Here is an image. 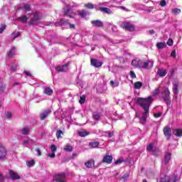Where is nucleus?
I'll use <instances>...</instances> for the list:
<instances>
[{
	"instance_id": "obj_1",
	"label": "nucleus",
	"mask_w": 182,
	"mask_h": 182,
	"mask_svg": "<svg viewBox=\"0 0 182 182\" xmlns=\"http://www.w3.org/2000/svg\"><path fill=\"white\" fill-rule=\"evenodd\" d=\"M136 103L140 105L141 107L144 109V112L140 119V123L141 124H145L147 121V116L149 114L150 106L153 103V97L151 96L148 97L147 98L139 97L136 100Z\"/></svg>"
},
{
	"instance_id": "obj_2",
	"label": "nucleus",
	"mask_w": 182,
	"mask_h": 182,
	"mask_svg": "<svg viewBox=\"0 0 182 182\" xmlns=\"http://www.w3.org/2000/svg\"><path fill=\"white\" fill-rule=\"evenodd\" d=\"M161 182H179L180 176L178 175H173L171 178L170 177L165 176L164 178H161Z\"/></svg>"
},
{
	"instance_id": "obj_3",
	"label": "nucleus",
	"mask_w": 182,
	"mask_h": 182,
	"mask_svg": "<svg viewBox=\"0 0 182 182\" xmlns=\"http://www.w3.org/2000/svg\"><path fill=\"white\" fill-rule=\"evenodd\" d=\"M54 182H66V176L64 173H56L53 176Z\"/></svg>"
},
{
	"instance_id": "obj_4",
	"label": "nucleus",
	"mask_w": 182,
	"mask_h": 182,
	"mask_svg": "<svg viewBox=\"0 0 182 182\" xmlns=\"http://www.w3.org/2000/svg\"><path fill=\"white\" fill-rule=\"evenodd\" d=\"M76 13L70 8V6H67L65 9L64 16H68L69 18H75Z\"/></svg>"
},
{
	"instance_id": "obj_5",
	"label": "nucleus",
	"mask_w": 182,
	"mask_h": 182,
	"mask_svg": "<svg viewBox=\"0 0 182 182\" xmlns=\"http://www.w3.org/2000/svg\"><path fill=\"white\" fill-rule=\"evenodd\" d=\"M178 90H180V82L178 81H174L173 82V93L175 95V99L178 97Z\"/></svg>"
},
{
	"instance_id": "obj_6",
	"label": "nucleus",
	"mask_w": 182,
	"mask_h": 182,
	"mask_svg": "<svg viewBox=\"0 0 182 182\" xmlns=\"http://www.w3.org/2000/svg\"><path fill=\"white\" fill-rule=\"evenodd\" d=\"M161 96L166 103H170V90L168 88H166L162 92Z\"/></svg>"
},
{
	"instance_id": "obj_7",
	"label": "nucleus",
	"mask_w": 182,
	"mask_h": 182,
	"mask_svg": "<svg viewBox=\"0 0 182 182\" xmlns=\"http://www.w3.org/2000/svg\"><path fill=\"white\" fill-rule=\"evenodd\" d=\"M7 151L6 148L0 144V161H4L6 159Z\"/></svg>"
},
{
	"instance_id": "obj_8",
	"label": "nucleus",
	"mask_w": 182,
	"mask_h": 182,
	"mask_svg": "<svg viewBox=\"0 0 182 182\" xmlns=\"http://www.w3.org/2000/svg\"><path fill=\"white\" fill-rule=\"evenodd\" d=\"M171 160V154L170 152H166L164 159L162 161V167H164L166 164H168Z\"/></svg>"
},
{
	"instance_id": "obj_9",
	"label": "nucleus",
	"mask_w": 182,
	"mask_h": 182,
	"mask_svg": "<svg viewBox=\"0 0 182 182\" xmlns=\"http://www.w3.org/2000/svg\"><path fill=\"white\" fill-rule=\"evenodd\" d=\"M146 150L149 153H151V154H154V156H157V153H159V149L154 148V144H150L147 146Z\"/></svg>"
},
{
	"instance_id": "obj_10",
	"label": "nucleus",
	"mask_w": 182,
	"mask_h": 182,
	"mask_svg": "<svg viewBox=\"0 0 182 182\" xmlns=\"http://www.w3.org/2000/svg\"><path fill=\"white\" fill-rule=\"evenodd\" d=\"M122 27L126 31H129V32H133L134 31V26L130 23L129 22H124L122 23Z\"/></svg>"
},
{
	"instance_id": "obj_11",
	"label": "nucleus",
	"mask_w": 182,
	"mask_h": 182,
	"mask_svg": "<svg viewBox=\"0 0 182 182\" xmlns=\"http://www.w3.org/2000/svg\"><path fill=\"white\" fill-rule=\"evenodd\" d=\"M164 134L166 137V140H170L171 137V128L170 127H165L164 128Z\"/></svg>"
},
{
	"instance_id": "obj_12",
	"label": "nucleus",
	"mask_w": 182,
	"mask_h": 182,
	"mask_svg": "<svg viewBox=\"0 0 182 182\" xmlns=\"http://www.w3.org/2000/svg\"><path fill=\"white\" fill-rule=\"evenodd\" d=\"M154 65V62L153 60H148L142 63V68L143 69H151Z\"/></svg>"
},
{
	"instance_id": "obj_13",
	"label": "nucleus",
	"mask_w": 182,
	"mask_h": 182,
	"mask_svg": "<svg viewBox=\"0 0 182 182\" xmlns=\"http://www.w3.org/2000/svg\"><path fill=\"white\" fill-rule=\"evenodd\" d=\"M132 66H134V68H143V60L136 58L132 62Z\"/></svg>"
},
{
	"instance_id": "obj_14",
	"label": "nucleus",
	"mask_w": 182,
	"mask_h": 182,
	"mask_svg": "<svg viewBox=\"0 0 182 182\" xmlns=\"http://www.w3.org/2000/svg\"><path fill=\"white\" fill-rule=\"evenodd\" d=\"M32 16H33V18L30 21V23H31V25H35V23H36V22H38V21L41 19V16H39V13L38 12L33 13Z\"/></svg>"
},
{
	"instance_id": "obj_15",
	"label": "nucleus",
	"mask_w": 182,
	"mask_h": 182,
	"mask_svg": "<svg viewBox=\"0 0 182 182\" xmlns=\"http://www.w3.org/2000/svg\"><path fill=\"white\" fill-rule=\"evenodd\" d=\"M69 63L65 64V65H59L55 68L58 72H68L69 70Z\"/></svg>"
},
{
	"instance_id": "obj_16",
	"label": "nucleus",
	"mask_w": 182,
	"mask_h": 182,
	"mask_svg": "<svg viewBox=\"0 0 182 182\" xmlns=\"http://www.w3.org/2000/svg\"><path fill=\"white\" fill-rule=\"evenodd\" d=\"M50 113H52V111H50V109H48V110L43 112L40 114L41 120H45V119H46V117H48V116H49V114H50Z\"/></svg>"
},
{
	"instance_id": "obj_17",
	"label": "nucleus",
	"mask_w": 182,
	"mask_h": 182,
	"mask_svg": "<svg viewBox=\"0 0 182 182\" xmlns=\"http://www.w3.org/2000/svg\"><path fill=\"white\" fill-rule=\"evenodd\" d=\"M91 65L95 68H100L103 63L98 60L91 59Z\"/></svg>"
},
{
	"instance_id": "obj_18",
	"label": "nucleus",
	"mask_w": 182,
	"mask_h": 182,
	"mask_svg": "<svg viewBox=\"0 0 182 182\" xmlns=\"http://www.w3.org/2000/svg\"><path fill=\"white\" fill-rule=\"evenodd\" d=\"M65 25H69V28L70 29H75V24H72L69 23L68 20H65L63 18L61 19V26H63Z\"/></svg>"
},
{
	"instance_id": "obj_19",
	"label": "nucleus",
	"mask_w": 182,
	"mask_h": 182,
	"mask_svg": "<svg viewBox=\"0 0 182 182\" xmlns=\"http://www.w3.org/2000/svg\"><path fill=\"white\" fill-rule=\"evenodd\" d=\"M9 173L11 180H19V178H21V176L16 172H14V171H10Z\"/></svg>"
},
{
	"instance_id": "obj_20",
	"label": "nucleus",
	"mask_w": 182,
	"mask_h": 182,
	"mask_svg": "<svg viewBox=\"0 0 182 182\" xmlns=\"http://www.w3.org/2000/svg\"><path fill=\"white\" fill-rule=\"evenodd\" d=\"M102 161L104 163H107V164H110L112 161H113V156L110 155H105L103 158Z\"/></svg>"
},
{
	"instance_id": "obj_21",
	"label": "nucleus",
	"mask_w": 182,
	"mask_h": 182,
	"mask_svg": "<svg viewBox=\"0 0 182 182\" xmlns=\"http://www.w3.org/2000/svg\"><path fill=\"white\" fill-rule=\"evenodd\" d=\"M91 23H92V26H95L97 28H100V27L103 26V23L99 20L92 21H91Z\"/></svg>"
},
{
	"instance_id": "obj_22",
	"label": "nucleus",
	"mask_w": 182,
	"mask_h": 182,
	"mask_svg": "<svg viewBox=\"0 0 182 182\" xmlns=\"http://www.w3.org/2000/svg\"><path fill=\"white\" fill-rule=\"evenodd\" d=\"M85 164L87 168H92V167H95V160L90 159L87 161Z\"/></svg>"
},
{
	"instance_id": "obj_23",
	"label": "nucleus",
	"mask_w": 182,
	"mask_h": 182,
	"mask_svg": "<svg viewBox=\"0 0 182 182\" xmlns=\"http://www.w3.org/2000/svg\"><path fill=\"white\" fill-rule=\"evenodd\" d=\"M173 133L176 137H182V129H175L173 130Z\"/></svg>"
},
{
	"instance_id": "obj_24",
	"label": "nucleus",
	"mask_w": 182,
	"mask_h": 182,
	"mask_svg": "<svg viewBox=\"0 0 182 182\" xmlns=\"http://www.w3.org/2000/svg\"><path fill=\"white\" fill-rule=\"evenodd\" d=\"M43 93H45V95H48V96H50L53 93V90L50 87H45L43 89Z\"/></svg>"
},
{
	"instance_id": "obj_25",
	"label": "nucleus",
	"mask_w": 182,
	"mask_h": 182,
	"mask_svg": "<svg viewBox=\"0 0 182 182\" xmlns=\"http://www.w3.org/2000/svg\"><path fill=\"white\" fill-rule=\"evenodd\" d=\"M79 136H80V137H86V136H89V132L85 129H81L79 132H78Z\"/></svg>"
},
{
	"instance_id": "obj_26",
	"label": "nucleus",
	"mask_w": 182,
	"mask_h": 182,
	"mask_svg": "<svg viewBox=\"0 0 182 182\" xmlns=\"http://www.w3.org/2000/svg\"><path fill=\"white\" fill-rule=\"evenodd\" d=\"M157 73L159 76H160V77H164V76L167 75V72L166 71V70H163V69L158 70Z\"/></svg>"
},
{
	"instance_id": "obj_27",
	"label": "nucleus",
	"mask_w": 182,
	"mask_h": 182,
	"mask_svg": "<svg viewBox=\"0 0 182 182\" xmlns=\"http://www.w3.org/2000/svg\"><path fill=\"white\" fill-rule=\"evenodd\" d=\"M99 11H101V12H104L105 14H112L110 9L106 7H100Z\"/></svg>"
},
{
	"instance_id": "obj_28",
	"label": "nucleus",
	"mask_w": 182,
	"mask_h": 182,
	"mask_svg": "<svg viewBox=\"0 0 182 182\" xmlns=\"http://www.w3.org/2000/svg\"><path fill=\"white\" fill-rule=\"evenodd\" d=\"M16 50V49L14 47L11 48V49L7 53L9 58H12V56L15 55Z\"/></svg>"
},
{
	"instance_id": "obj_29",
	"label": "nucleus",
	"mask_w": 182,
	"mask_h": 182,
	"mask_svg": "<svg viewBox=\"0 0 182 182\" xmlns=\"http://www.w3.org/2000/svg\"><path fill=\"white\" fill-rule=\"evenodd\" d=\"M64 150H65V151L70 153V151H72V150H73V146H72V145L68 144L67 145H65L64 146Z\"/></svg>"
},
{
	"instance_id": "obj_30",
	"label": "nucleus",
	"mask_w": 182,
	"mask_h": 182,
	"mask_svg": "<svg viewBox=\"0 0 182 182\" xmlns=\"http://www.w3.org/2000/svg\"><path fill=\"white\" fill-rule=\"evenodd\" d=\"M27 167H33L35 166V160L31 159L26 161Z\"/></svg>"
},
{
	"instance_id": "obj_31",
	"label": "nucleus",
	"mask_w": 182,
	"mask_h": 182,
	"mask_svg": "<svg viewBox=\"0 0 182 182\" xmlns=\"http://www.w3.org/2000/svg\"><path fill=\"white\" fill-rule=\"evenodd\" d=\"M99 144L98 141H93L89 144V146L90 149H96V147H99Z\"/></svg>"
},
{
	"instance_id": "obj_32",
	"label": "nucleus",
	"mask_w": 182,
	"mask_h": 182,
	"mask_svg": "<svg viewBox=\"0 0 182 182\" xmlns=\"http://www.w3.org/2000/svg\"><path fill=\"white\" fill-rule=\"evenodd\" d=\"M20 35H21V33L19 32L13 33H11L10 38L11 39H12V41H15V39H16V38H18Z\"/></svg>"
},
{
	"instance_id": "obj_33",
	"label": "nucleus",
	"mask_w": 182,
	"mask_h": 182,
	"mask_svg": "<svg viewBox=\"0 0 182 182\" xmlns=\"http://www.w3.org/2000/svg\"><path fill=\"white\" fill-rule=\"evenodd\" d=\"M110 86H112V87H118L119 82V81H113L111 80L109 82Z\"/></svg>"
},
{
	"instance_id": "obj_34",
	"label": "nucleus",
	"mask_w": 182,
	"mask_h": 182,
	"mask_svg": "<svg viewBox=\"0 0 182 182\" xmlns=\"http://www.w3.org/2000/svg\"><path fill=\"white\" fill-rule=\"evenodd\" d=\"M166 43H163V42L158 43L156 44V48L158 49H164V48H166Z\"/></svg>"
},
{
	"instance_id": "obj_35",
	"label": "nucleus",
	"mask_w": 182,
	"mask_h": 182,
	"mask_svg": "<svg viewBox=\"0 0 182 182\" xmlns=\"http://www.w3.org/2000/svg\"><path fill=\"white\" fill-rule=\"evenodd\" d=\"M23 9L24 12H29L31 11V6L28 4H24Z\"/></svg>"
},
{
	"instance_id": "obj_36",
	"label": "nucleus",
	"mask_w": 182,
	"mask_h": 182,
	"mask_svg": "<svg viewBox=\"0 0 182 182\" xmlns=\"http://www.w3.org/2000/svg\"><path fill=\"white\" fill-rule=\"evenodd\" d=\"M30 129L29 128H23L21 129V134L24 136H26L27 134H29Z\"/></svg>"
},
{
	"instance_id": "obj_37",
	"label": "nucleus",
	"mask_w": 182,
	"mask_h": 182,
	"mask_svg": "<svg viewBox=\"0 0 182 182\" xmlns=\"http://www.w3.org/2000/svg\"><path fill=\"white\" fill-rule=\"evenodd\" d=\"M78 15L81 16L82 18H85L86 15H87V13L85 10L78 11Z\"/></svg>"
},
{
	"instance_id": "obj_38",
	"label": "nucleus",
	"mask_w": 182,
	"mask_h": 182,
	"mask_svg": "<svg viewBox=\"0 0 182 182\" xmlns=\"http://www.w3.org/2000/svg\"><path fill=\"white\" fill-rule=\"evenodd\" d=\"M159 93H160V87H158L153 91L152 95L153 96H158Z\"/></svg>"
},
{
	"instance_id": "obj_39",
	"label": "nucleus",
	"mask_w": 182,
	"mask_h": 182,
	"mask_svg": "<svg viewBox=\"0 0 182 182\" xmlns=\"http://www.w3.org/2000/svg\"><path fill=\"white\" fill-rule=\"evenodd\" d=\"M62 136H63V132L62 130H58L56 132L57 139H62Z\"/></svg>"
},
{
	"instance_id": "obj_40",
	"label": "nucleus",
	"mask_w": 182,
	"mask_h": 182,
	"mask_svg": "<svg viewBox=\"0 0 182 182\" xmlns=\"http://www.w3.org/2000/svg\"><path fill=\"white\" fill-rule=\"evenodd\" d=\"M85 7L87 8V9H93L95 8V5L92 3H87L85 4Z\"/></svg>"
},
{
	"instance_id": "obj_41",
	"label": "nucleus",
	"mask_w": 182,
	"mask_h": 182,
	"mask_svg": "<svg viewBox=\"0 0 182 182\" xmlns=\"http://www.w3.org/2000/svg\"><path fill=\"white\" fill-rule=\"evenodd\" d=\"M18 21H20L21 22H26V21H28V16H21L18 17Z\"/></svg>"
},
{
	"instance_id": "obj_42",
	"label": "nucleus",
	"mask_w": 182,
	"mask_h": 182,
	"mask_svg": "<svg viewBox=\"0 0 182 182\" xmlns=\"http://www.w3.org/2000/svg\"><path fill=\"white\" fill-rule=\"evenodd\" d=\"M141 86H143V84L141 83V82H136L134 83L135 89H140V87H141Z\"/></svg>"
},
{
	"instance_id": "obj_43",
	"label": "nucleus",
	"mask_w": 182,
	"mask_h": 182,
	"mask_svg": "<svg viewBox=\"0 0 182 182\" xmlns=\"http://www.w3.org/2000/svg\"><path fill=\"white\" fill-rule=\"evenodd\" d=\"M93 119H94V120H97V121H98V120H100V114H99V113H94L93 114Z\"/></svg>"
},
{
	"instance_id": "obj_44",
	"label": "nucleus",
	"mask_w": 182,
	"mask_h": 182,
	"mask_svg": "<svg viewBox=\"0 0 182 182\" xmlns=\"http://www.w3.org/2000/svg\"><path fill=\"white\" fill-rule=\"evenodd\" d=\"M31 143H33V141L31 139H26L23 141V144L25 146H28V144H31Z\"/></svg>"
},
{
	"instance_id": "obj_45",
	"label": "nucleus",
	"mask_w": 182,
	"mask_h": 182,
	"mask_svg": "<svg viewBox=\"0 0 182 182\" xmlns=\"http://www.w3.org/2000/svg\"><path fill=\"white\" fill-rule=\"evenodd\" d=\"M180 12H181V10H180V9H173L172 10V14L173 15H178V14H180Z\"/></svg>"
},
{
	"instance_id": "obj_46",
	"label": "nucleus",
	"mask_w": 182,
	"mask_h": 182,
	"mask_svg": "<svg viewBox=\"0 0 182 182\" xmlns=\"http://www.w3.org/2000/svg\"><path fill=\"white\" fill-rule=\"evenodd\" d=\"M85 99L86 97L85 95L81 96L79 100V103H80V105H83V103H85Z\"/></svg>"
},
{
	"instance_id": "obj_47",
	"label": "nucleus",
	"mask_w": 182,
	"mask_h": 182,
	"mask_svg": "<svg viewBox=\"0 0 182 182\" xmlns=\"http://www.w3.org/2000/svg\"><path fill=\"white\" fill-rule=\"evenodd\" d=\"M50 150L53 153H55L56 150H58V147H56V145H51Z\"/></svg>"
},
{
	"instance_id": "obj_48",
	"label": "nucleus",
	"mask_w": 182,
	"mask_h": 182,
	"mask_svg": "<svg viewBox=\"0 0 182 182\" xmlns=\"http://www.w3.org/2000/svg\"><path fill=\"white\" fill-rule=\"evenodd\" d=\"M5 115L7 119H11V117H12V113H11V112H6Z\"/></svg>"
},
{
	"instance_id": "obj_49",
	"label": "nucleus",
	"mask_w": 182,
	"mask_h": 182,
	"mask_svg": "<svg viewBox=\"0 0 182 182\" xmlns=\"http://www.w3.org/2000/svg\"><path fill=\"white\" fill-rule=\"evenodd\" d=\"M166 43L167 45H168V46H173V39L169 38Z\"/></svg>"
},
{
	"instance_id": "obj_50",
	"label": "nucleus",
	"mask_w": 182,
	"mask_h": 182,
	"mask_svg": "<svg viewBox=\"0 0 182 182\" xmlns=\"http://www.w3.org/2000/svg\"><path fill=\"white\" fill-rule=\"evenodd\" d=\"M6 28V26H5L4 24L1 25V26L0 27V33H2V32L5 31Z\"/></svg>"
},
{
	"instance_id": "obj_51",
	"label": "nucleus",
	"mask_w": 182,
	"mask_h": 182,
	"mask_svg": "<svg viewBox=\"0 0 182 182\" xmlns=\"http://www.w3.org/2000/svg\"><path fill=\"white\" fill-rule=\"evenodd\" d=\"M130 77H132V79L136 78V73H134V71H131L130 72Z\"/></svg>"
},
{
	"instance_id": "obj_52",
	"label": "nucleus",
	"mask_w": 182,
	"mask_h": 182,
	"mask_svg": "<svg viewBox=\"0 0 182 182\" xmlns=\"http://www.w3.org/2000/svg\"><path fill=\"white\" fill-rule=\"evenodd\" d=\"M160 5H161V6H166V5H167V3L165 1V0H162L160 2Z\"/></svg>"
},
{
	"instance_id": "obj_53",
	"label": "nucleus",
	"mask_w": 182,
	"mask_h": 182,
	"mask_svg": "<svg viewBox=\"0 0 182 182\" xmlns=\"http://www.w3.org/2000/svg\"><path fill=\"white\" fill-rule=\"evenodd\" d=\"M154 116L156 118L161 117V112H159V113L154 114Z\"/></svg>"
},
{
	"instance_id": "obj_54",
	"label": "nucleus",
	"mask_w": 182,
	"mask_h": 182,
	"mask_svg": "<svg viewBox=\"0 0 182 182\" xmlns=\"http://www.w3.org/2000/svg\"><path fill=\"white\" fill-rule=\"evenodd\" d=\"M120 163H123V159H119L115 161V164H120Z\"/></svg>"
},
{
	"instance_id": "obj_55",
	"label": "nucleus",
	"mask_w": 182,
	"mask_h": 182,
	"mask_svg": "<svg viewBox=\"0 0 182 182\" xmlns=\"http://www.w3.org/2000/svg\"><path fill=\"white\" fill-rule=\"evenodd\" d=\"M5 90V85H1L0 87V93H2Z\"/></svg>"
},
{
	"instance_id": "obj_56",
	"label": "nucleus",
	"mask_w": 182,
	"mask_h": 182,
	"mask_svg": "<svg viewBox=\"0 0 182 182\" xmlns=\"http://www.w3.org/2000/svg\"><path fill=\"white\" fill-rule=\"evenodd\" d=\"M5 178H4V176L2 174H0V182H4Z\"/></svg>"
},
{
	"instance_id": "obj_57",
	"label": "nucleus",
	"mask_w": 182,
	"mask_h": 182,
	"mask_svg": "<svg viewBox=\"0 0 182 182\" xmlns=\"http://www.w3.org/2000/svg\"><path fill=\"white\" fill-rule=\"evenodd\" d=\"M48 156L50 157L51 159H54V157H55V152H53L52 154H48Z\"/></svg>"
},
{
	"instance_id": "obj_58",
	"label": "nucleus",
	"mask_w": 182,
	"mask_h": 182,
	"mask_svg": "<svg viewBox=\"0 0 182 182\" xmlns=\"http://www.w3.org/2000/svg\"><path fill=\"white\" fill-rule=\"evenodd\" d=\"M36 151L37 152L38 156H41L42 154V152L41 151V149H37L36 150Z\"/></svg>"
},
{
	"instance_id": "obj_59",
	"label": "nucleus",
	"mask_w": 182,
	"mask_h": 182,
	"mask_svg": "<svg viewBox=\"0 0 182 182\" xmlns=\"http://www.w3.org/2000/svg\"><path fill=\"white\" fill-rule=\"evenodd\" d=\"M15 70H16V65H14V66L11 67V72H15Z\"/></svg>"
},
{
	"instance_id": "obj_60",
	"label": "nucleus",
	"mask_w": 182,
	"mask_h": 182,
	"mask_svg": "<svg viewBox=\"0 0 182 182\" xmlns=\"http://www.w3.org/2000/svg\"><path fill=\"white\" fill-rule=\"evenodd\" d=\"M129 177V173H126L123 176L122 178H124V180H126V178H127Z\"/></svg>"
},
{
	"instance_id": "obj_61",
	"label": "nucleus",
	"mask_w": 182,
	"mask_h": 182,
	"mask_svg": "<svg viewBox=\"0 0 182 182\" xmlns=\"http://www.w3.org/2000/svg\"><path fill=\"white\" fill-rule=\"evenodd\" d=\"M24 73L26 75V76H31V72L25 71Z\"/></svg>"
},
{
	"instance_id": "obj_62",
	"label": "nucleus",
	"mask_w": 182,
	"mask_h": 182,
	"mask_svg": "<svg viewBox=\"0 0 182 182\" xmlns=\"http://www.w3.org/2000/svg\"><path fill=\"white\" fill-rule=\"evenodd\" d=\"M112 30L114 32H116V31H117V27H116L115 26H113L112 28Z\"/></svg>"
},
{
	"instance_id": "obj_63",
	"label": "nucleus",
	"mask_w": 182,
	"mask_h": 182,
	"mask_svg": "<svg viewBox=\"0 0 182 182\" xmlns=\"http://www.w3.org/2000/svg\"><path fill=\"white\" fill-rule=\"evenodd\" d=\"M149 33L150 35H154L155 32L154 31V30H151L149 31Z\"/></svg>"
},
{
	"instance_id": "obj_64",
	"label": "nucleus",
	"mask_w": 182,
	"mask_h": 182,
	"mask_svg": "<svg viewBox=\"0 0 182 182\" xmlns=\"http://www.w3.org/2000/svg\"><path fill=\"white\" fill-rule=\"evenodd\" d=\"M108 136H109V137H112L113 136V133L109 132Z\"/></svg>"
}]
</instances>
